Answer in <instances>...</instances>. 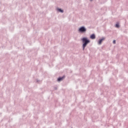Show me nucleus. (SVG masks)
I'll list each match as a JSON object with an SVG mask.
<instances>
[{
  "mask_svg": "<svg viewBox=\"0 0 128 128\" xmlns=\"http://www.w3.org/2000/svg\"><path fill=\"white\" fill-rule=\"evenodd\" d=\"M106 40V37H102L101 38H100L98 41H97V44L98 46H102V42Z\"/></svg>",
  "mask_w": 128,
  "mask_h": 128,
  "instance_id": "obj_3",
  "label": "nucleus"
},
{
  "mask_svg": "<svg viewBox=\"0 0 128 128\" xmlns=\"http://www.w3.org/2000/svg\"><path fill=\"white\" fill-rule=\"evenodd\" d=\"M36 82H38V84H40V82H42V81L40 80V79H36Z\"/></svg>",
  "mask_w": 128,
  "mask_h": 128,
  "instance_id": "obj_8",
  "label": "nucleus"
},
{
  "mask_svg": "<svg viewBox=\"0 0 128 128\" xmlns=\"http://www.w3.org/2000/svg\"><path fill=\"white\" fill-rule=\"evenodd\" d=\"M81 40L82 41V50H84V49L86 47V46L90 42V40H89L88 38V37H83L82 39Z\"/></svg>",
  "mask_w": 128,
  "mask_h": 128,
  "instance_id": "obj_1",
  "label": "nucleus"
},
{
  "mask_svg": "<svg viewBox=\"0 0 128 128\" xmlns=\"http://www.w3.org/2000/svg\"><path fill=\"white\" fill-rule=\"evenodd\" d=\"M64 79V76L60 77L57 79V82H62Z\"/></svg>",
  "mask_w": 128,
  "mask_h": 128,
  "instance_id": "obj_5",
  "label": "nucleus"
},
{
  "mask_svg": "<svg viewBox=\"0 0 128 128\" xmlns=\"http://www.w3.org/2000/svg\"><path fill=\"white\" fill-rule=\"evenodd\" d=\"M87 30H88L86 26H81L78 30V32H79L80 34H86Z\"/></svg>",
  "mask_w": 128,
  "mask_h": 128,
  "instance_id": "obj_2",
  "label": "nucleus"
},
{
  "mask_svg": "<svg viewBox=\"0 0 128 128\" xmlns=\"http://www.w3.org/2000/svg\"><path fill=\"white\" fill-rule=\"evenodd\" d=\"M90 38H91V40H95L96 34H91L90 36Z\"/></svg>",
  "mask_w": 128,
  "mask_h": 128,
  "instance_id": "obj_6",
  "label": "nucleus"
},
{
  "mask_svg": "<svg viewBox=\"0 0 128 128\" xmlns=\"http://www.w3.org/2000/svg\"><path fill=\"white\" fill-rule=\"evenodd\" d=\"M113 44H116V40H114Z\"/></svg>",
  "mask_w": 128,
  "mask_h": 128,
  "instance_id": "obj_9",
  "label": "nucleus"
},
{
  "mask_svg": "<svg viewBox=\"0 0 128 128\" xmlns=\"http://www.w3.org/2000/svg\"><path fill=\"white\" fill-rule=\"evenodd\" d=\"M90 0V2H93L94 1V0Z\"/></svg>",
  "mask_w": 128,
  "mask_h": 128,
  "instance_id": "obj_10",
  "label": "nucleus"
},
{
  "mask_svg": "<svg viewBox=\"0 0 128 128\" xmlns=\"http://www.w3.org/2000/svg\"><path fill=\"white\" fill-rule=\"evenodd\" d=\"M56 10L57 12H60V14H64V10L62 8L57 7Z\"/></svg>",
  "mask_w": 128,
  "mask_h": 128,
  "instance_id": "obj_4",
  "label": "nucleus"
},
{
  "mask_svg": "<svg viewBox=\"0 0 128 128\" xmlns=\"http://www.w3.org/2000/svg\"><path fill=\"white\" fill-rule=\"evenodd\" d=\"M120 23H116L115 25V28H120Z\"/></svg>",
  "mask_w": 128,
  "mask_h": 128,
  "instance_id": "obj_7",
  "label": "nucleus"
}]
</instances>
